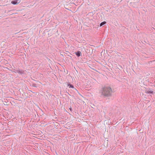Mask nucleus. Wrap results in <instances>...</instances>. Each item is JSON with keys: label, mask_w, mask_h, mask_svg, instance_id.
<instances>
[{"label": "nucleus", "mask_w": 155, "mask_h": 155, "mask_svg": "<svg viewBox=\"0 0 155 155\" xmlns=\"http://www.w3.org/2000/svg\"><path fill=\"white\" fill-rule=\"evenodd\" d=\"M112 91L109 86H104L101 87L99 91L101 97L104 98H108L112 96Z\"/></svg>", "instance_id": "nucleus-1"}, {"label": "nucleus", "mask_w": 155, "mask_h": 155, "mask_svg": "<svg viewBox=\"0 0 155 155\" xmlns=\"http://www.w3.org/2000/svg\"><path fill=\"white\" fill-rule=\"evenodd\" d=\"M12 71L14 72L15 73H18L20 74H22L24 73V71L22 69H19V68H8Z\"/></svg>", "instance_id": "nucleus-2"}, {"label": "nucleus", "mask_w": 155, "mask_h": 155, "mask_svg": "<svg viewBox=\"0 0 155 155\" xmlns=\"http://www.w3.org/2000/svg\"><path fill=\"white\" fill-rule=\"evenodd\" d=\"M21 0H13L11 2V3L14 5L19 4L21 2Z\"/></svg>", "instance_id": "nucleus-3"}, {"label": "nucleus", "mask_w": 155, "mask_h": 155, "mask_svg": "<svg viewBox=\"0 0 155 155\" xmlns=\"http://www.w3.org/2000/svg\"><path fill=\"white\" fill-rule=\"evenodd\" d=\"M75 53L78 57L80 56L81 55V53L80 51L77 52Z\"/></svg>", "instance_id": "nucleus-4"}, {"label": "nucleus", "mask_w": 155, "mask_h": 155, "mask_svg": "<svg viewBox=\"0 0 155 155\" xmlns=\"http://www.w3.org/2000/svg\"><path fill=\"white\" fill-rule=\"evenodd\" d=\"M106 23V22L104 21H103L102 22H101L100 24V27H101L102 26L104 25H105Z\"/></svg>", "instance_id": "nucleus-5"}, {"label": "nucleus", "mask_w": 155, "mask_h": 155, "mask_svg": "<svg viewBox=\"0 0 155 155\" xmlns=\"http://www.w3.org/2000/svg\"><path fill=\"white\" fill-rule=\"evenodd\" d=\"M68 86H69V87L71 88H74V86L71 84H68Z\"/></svg>", "instance_id": "nucleus-6"}, {"label": "nucleus", "mask_w": 155, "mask_h": 155, "mask_svg": "<svg viewBox=\"0 0 155 155\" xmlns=\"http://www.w3.org/2000/svg\"><path fill=\"white\" fill-rule=\"evenodd\" d=\"M92 69H93V70H94V71H96L97 72H99L100 73H101L99 72V71L98 70H99V68H92Z\"/></svg>", "instance_id": "nucleus-7"}, {"label": "nucleus", "mask_w": 155, "mask_h": 155, "mask_svg": "<svg viewBox=\"0 0 155 155\" xmlns=\"http://www.w3.org/2000/svg\"><path fill=\"white\" fill-rule=\"evenodd\" d=\"M147 93L148 94H152L153 93V91L152 90H150L147 91Z\"/></svg>", "instance_id": "nucleus-8"}, {"label": "nucleus", "mask_w": 155, "mask_h": 155, "mask_svg": "<svg viewBox=\"0 0 155 155\" xmlns=\"http://www.w3.org/2000/svg\"><path fill=\"white\" fill-rule=\"evenodd\" d=\"M31 86L35 87H37V85L33 83L31 85Z\"/></svg>", "instance_id": "nucleus-9"}, {"label": "nucleus", "mask_w": 155, "mask_h": 155, "mask_svg": "<svg viewBox=\"0 0 155 155\" xmlns=\"http://www.w3.org/2000/svg\"><path fill=\"white\" fill-rule=\"evenodd\" d=\"M130 68H124V70H126V71H128V70H127V69H130Z\"/></svg>", "instance_id": "nucleus-10"}, {"label": "nucleus", "mask_w": 155, "mask_h": 155, "mask_svg": "<svg viewBox=\"0 0 155 155\" xmlns=\"http://www.w3.org/2000/svg\"><path fill=\"white\" fill-rule=\"evenodd\" d=\"M69 109L70 110H71V111L72 108H71V107H70L69 108Z\"/></svg>", "instance_id": "nucleus-11"}, {"label": "nucleus", "mask_w": 155, "mask_h": 155, "mask_svg": "<svg viewBox=\"0 0 155 155\" xmlns=\"http://www.w3.org/2000/svg\"><path fill=\"white\" fill-rule=\"evenodd\" d=\"M132 69V70L134 71V70L133 69V68H131Z\"/></svg>", "instance_id": "nucleus-12"}, {"label": "nucleus", "mask_w": 155, "mask_h": 155, "mask_svg": "<svg viewBox=\"0 0 155 155\" xmlns=\"http://www.w3.org/2000/svg\"><path fill=\"white\" fill-rule=\"evenodd\" d=\"M77 72H78V70H76Z\"/></svg>", "instance_id": "nucleus-13"}]
</instances>
